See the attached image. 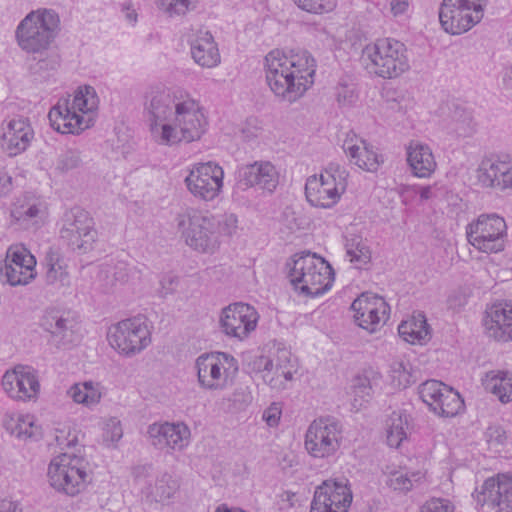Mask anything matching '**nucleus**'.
Masks as SVG:
<instances>
[{
	"label": "nucleus",
	"mask_w": 512,
	"mask_h": 512,
	"mask_svg": "<svg viewBox=\"0 0 512 512\" xmlns=\"http://www.w3.org/2000/svg\"><path fill=\"white\" fill-rule=\"evenodd\" d=\"M143 116L151 139L160 146L198 141L208 127L199 101L188 94L171 95L162 85L146 91Z\"/></svg>",
	"instance_id": "obj_1"
},
{
	"label": "nucleus",
	"mask_w": 512,
	"mask_h": 512,
	"mask_svg": "<svg viewBox=\"0 0 512 512\" xmlns=\"http://www.w3.org/2000/svg\"><path fill=\"white\" fill-rule=\"evenodd\" d=\"M265 81L282 102L295 103L313 86L316 61L305 50H271L263 62Z\"/></svg>",
	"instance_id": "obj_2"
},
{
	"label": "nucleus",
	"mask_w": 512,
	"mask_h": 512,
	"mask_svg": "<svg viewBox=\"0 0 512 512\" xmlns=\"http://www.w3.org/2000/svg\"><path fill=\"white\" fill-rule=\"evenodd\" d=\"M98 107L95 88L89 85L78 87L73 95L59 98L50 109V125L59 133L79 135L94 125Z\"/></svg>",
	"instance_id": "obj_3"
},
{
	"label": "nucleus",
	"mask_w": 512,
	"mask_h": 512,
	"mask_svg": "<svg viewBox=\"0 0 512 512\" xmlns=\"http://www.w3.org/2000/svg\"><path fill=\"white\" fill-rule=\"evenodd\" d=\"M60 32L59 13L52 8L39 7L31 10L18 23L15 39L22 51L42 55L51 48Z\"/></svg>",
	"instance_id": "obj_4"
},
{
	"label": "nucleus",
	"mask_w": 512,
	"mask_h": 512,
	"mask_svg": "<svg viewBox=\"0 0 512 512\" xmlns=\"http://www.w3.org/2000/svg\"><path fill=\"white\" fill-rule=\"evenodd\" d=\"M289 278L299 294L315 298L332 288L334 271L323 257L307 251L294 255Z\"/></svg>",
	"instance_id": "obj_5"
},
{
	"label": "nucleus",
	"mask_w": 512,
	"mask_h": 512,
	"mask_svg": "<svg viewBox=\"0 0 512 512\" xmlns=\"http://www.w3.org/2000/svg\"><path fill=\"white\" fill-rule=\"evenodd\" d=\"M365 69L383 79H394L410 69L407 49L393 38L378 39L366 45L361 54Z\"/></svg>",
	"instance_id": "obj_6"
},
{
	"label": "nucleus",
	"mask_w": 512,
	"mask_h": 512,
	"mask_svg": "<svg viewBox=\"0 0 512 512\" xmlns=\"http://www.w3.org/2000/svg\"><path fill=\"white\" fill-rule=\"evenodd\" d=\"M177 228L185 244L203 254H214L220 247L218 218L208 212L188 208L178 214Z\"/></svg>",
	"instance_id": "obj_7"
},
{
	"label": "nucleus",
	"mask_w": 512,
	"mask_h": 512,
	"mask_svg": "<svg viewBox=\"0 0 512 512\" xmlns=\"http://www.w3.org/2000/svg\"><path fill=\"white\" fill-rule=\"evenodd\" d=\"M198 386L209 392H221L232 385L238 372V361L224 352L199 355L194 362Z\"/></svg>",
	"instance_id": "obj_8"
},
{
	"label": "nucleus",
	"mask_w": 512,
	"mask_h": 512,
	"mask_svg": "<svg viewBox=\"0 0 512 512\" xmlns=\"http://www.w3.org/2000/svg\"><path fill=\"white\" fill-rule=\"evenodd\" d=\"M89 462L83 456L61 453L48 466L50 485L59 492L75 496L84 490L90 480Z\"/></svg>",
	"instance_id": "obj_9"
},
{
	"label": "nucleus",
	"mask_w": 512,
	"mask_h": 512,
	"mask_svg": "<svg viewBox=\"0 0 512 512\" xmlns=\"http://www.w3.org/2000/svg\"><path fill=\"white\" fill-rule=\"evenodd\" d=\"M349 173L338 163H330L319 174L307 178L305 195L314 207L329 209L335 206L347 188Z\"/></svg>",
	"instance_id": "obj_10"
},
{
	"label": "nucleus",
	"mask_w": 512,
	"mask_h": 512,
	"mask_svg": "<svg viewBox=\"0 0 512 512\" xmlns=\"http://www.w3.org/2000/svg\"><path fill=\"white\" fill-rule=\"evenodd\" d=\"M343 442V426L333 417L314 419L304 434V449L313 459L335 457Z\"/></svg>",
	"instance_id": "obj_11"
},
{
	"label": "nucleus",
	"mask_w": 512,
	"mask_h": 512,
	"mask_svg": "<svg viewBox=\"0 0 512 512\" xmlns=\"http://www.w3.org/2000/svg\"><path fill=\"white\" fill-rule=\"evenodd\" d=\"M487 0H442L439 21L443 30L451 35L470 31L484 17Z\"/></svg>",
	"instance_id": "obj_12"
},
{
	"label": "nucleus",
	"mask_w": 512,
	"mask_h": 512,
	"mask_svg": "<svg viewBox=\"0 0 512 512\" xmlns=\"http://www.w3.org/2000/svg\"><path fill=\"white\" fill-rule=\"evenodd\" d=\"M107 340L118 354L133 357L150 345L151 332L144 318L132 317L111 325Z\"/></svg>",
	"instance_id": "obj_13"
},
{
	"label": "nucleus",
	"mask_w": 512,
	"mask_h": 512,
	"mask_svg": "<svg viewBox=\"0 0 512 512\" xmlns=\"http://www.w3.org/2000/svg\"><path fill=\"white\" fill-rule=\"evenodd\" d=\"M470 245L483 253H499L505 249L507 225L497 214H481L466 227Z\"/></svg>",
	"instance_id": "obj_14"
},
{
	"label": "nucleus",
	"mask_w": 512,
	"mask_h": 512,
	"mask_svg": "<svg viewBox=\"0 0 512 512\" xmlns=\"http://www.w3.org/2000/svg\"><path fill=\"white\" fill-rule=\"evenodd\" d=\"M224 170L212 161L194 164L185 177L188 191L203 201H213L223 188Z\"/></svg>",
	"instance_id": "obj_15"
},
{
	"label": "nucleus",
	"mask_w": 512,
	"mask_h": 512,
	"mask_svg": "<svg viewBox=\"0 0 512 512\" xmlns=\"http://www.w3.org/2000/svg\"><path fill=\"white\" fill-rule=\"evenodd\" d=\"M61 238L80 254L92 250L97 239L94 221L89 213L80 208L71 209L65 215Z\"/></svg>",
	"instance_id": "obj_16"
},
{
	"label": "nucleus",
	"mask_w": 512,
	"mask_h": 512,
	"mask_svg": "<svg viewBox=\"0 0 512 512\" xmlns=\"http://www.w3.org/2000/svg\"><path fill=\"white\" fill-rule=\"evenodd\" d=\"M133 475L142 499L150 504H168L179 488L177 481L168 473L160 474L154 481L150 480L151 465L136 466Z\"/></svg>",
	"instance_id": "obj_17"
},
{
	"label": "nucleus",
	"mask_w": 512,
	"mask_h": 512,
	"mask_svg": "<svg viewBox=\"0 0 512 512\" xmlns=\"http://www.w3.org/2000/svg\"><path fill=\"white\" fill-rule=\"evenodd\" d=\"M352 498L347 479H328L316 487L310 512H348Z\"/></svg>",
	"instance_id": "obj_18"
},
{
	"label": "nucleus",
	"mask_w": 512,
	"mask_h": 512,
	"mask_svg": "<svg viewBox=\"0 0 512 512\" xmlns=\"http://www.w3.org/2000/svg\"><path fill=\"white\" fill-rule=\"evenodd\" d=\"M259 321L257 310L243 302H236L225 307L220 315V327L223 333L243 341L255 331Z\"/></svg>",
	"instance_id": "obj_19"
},
{
	"label": "nucleus",
	"mask_w": 512,
	"mask_h": 512,
	"mask_svg": "<svg viewBox=\"0 0 512 512\" xmlns=\"http://www.w3.org/2000/svg\"><path fill=\"white\" fill-rule=\"evenodd\" d=\"M351 309L356 324L370 333L378 331L390 315V307L385 299L368 292L356 298Z\"/></svg>",
	"instance_id": "obj_20"
},
{
	"label": "nucleus",
	"mask_w": 512,
	"mask_h": 512,
	"mask_svg": "<svg viewBox=\"0 0 512 512\" xmlns=\"http://www.w3.org/2000/svg\"><path fill=\"white\" fill-rule=\"evenodd\" d=\"M36 258L22 244L8 248L2 274L11 286L27 285L36 277Z\"/></svg>",
	"instance_id": "obj_21"
},
{
	"label": "nucleus",
	"mask_w": 512,
	"mask_h": 512,
	"mask_svg": "<svg viewBox=\"0 0 512 512\" xmlns=\"http://www.w3.org/2000/svg\"><path fill=\"white\" fill-rule=\"evenodd\" d=\"M142 270L124 261L100 265L97 279L105 292L134 288L141 280Z\"/></svg>",
	"instance_id": "obj_22"
},
{
	"label": "nucleus",
	"mask_w": 512,
	"mask_h": 512,
	"mask_svg": "<svg viewBox=\"0 0 512 512\" xmlns=\"http://www.w3.org/2000/svg\"><path fill=\"white\" fill-rule=\"evenodd\" d=\"M4 392L14 400H30L39 392L40 384L36 371L30 366L17 365L2 376Z\"/></svg>",
	"instance_id": "obj_23"
},
{
	"label": "nucleus",
	"mask_w": 512,
	"mask_h": 512,
	"mask_svg": "<svg viewBox=\"0 0 512 512\" xmlns=\"http://www.w3.org/2000/svg\"><path fill=\"white\" fill-rule=\"evenodd\" d=\"M475 498L481 506L488 504L499 507L498 512H512V473L485 480Z\"/></svg>",
	"instance_id": "obj_24"
},
{
	"label": "nucleus",
	"mask_w": 512,
	"mask_h": 512,
	"mask_svg": "<svg viewBox=\"0 0 512 512\" xmlns=\"http://www.w3.org/2000/svg\"><path fill=\"white\" fill-rule=\"evenodd\" d=\"M151 444L157 449L181 451L190 443V428L183 422L153 423L147 430Z\"/></svg>",
	"instance_id": "obj_25"
},
{
	"label": "nucleus",
	"mask_w": 512,
	"mask_h": 512,
	"mask_svg": "<svg viewBox=\"0 0 512 512\" xmlns=\"http://www.w3.org/2000/svg\"><path fill=\"white\" fill-rule=\"evenodd\" d=\"M41 326L51 334L52 340L58 346H66L78 340L79 323L71 312L47 310L42 317Z\"/></svg>",
	"instance_id": "obj_26"
},
{
	"label": "nucleus",
	"mask_w": 512,
	"mask_h": 512,
	"mask_svg": "<svg viewBox=\"0 0 512 512\" xmlns=\"http://www.w3.org/2000/svg\"><path fill=\"white\" fill-rule=\"evenodd\" d=\"M482 324L489 338L499 342L512 341V302L500 301L488 306Z\"/></svg>",
	"instance_id": "obj_27"
},
{
	"label": "nucleus",
	"mask_w": 512,
	"mask_h": 512,
	"mask_svg": "<svg viewBox=\"0 0 512 512\" xmlns=\"http://www.w3.org/2000/svg\"><path fill=\"white\" fill-rule=\"evenodd\" d=\"M33 136L34 131L29 121L23 117L4 121L0 127V145L9 156L25 151Z\"/></svg>",
	"instance_id": "obj_28"
},
{
	"label": "nucleus",
	"mask_w": 512,
	"mask_h": 512,
	"mask_svg": "<svg viewBox=\"0 0 512 512\" xmlns=\"http://www.w3.org/2000/svg\"><path fill=\"white\" fill-rule=\"evenodd\" d=\"M297 371V361L290 351L280 349L272 359H265L262 378L272 389L282 390L293 379Z\"/></svg>",
	"instance_id": "obj_29"
},
{
	"label": "nucleus",
	"mask_w": 512,
	"mask_h": 512,
	"mask_svg": "<svg viewBox=\"0 0 512 512\" xmlns=\"http://www.w3.org/2000/svg\"><path fill=\"white\" fill-rule=\"evenodd\" d=\"M237 179L242 187H256L273 192L279 182V173L271 162L256 161L240 167L237 171Z\"/></svg>",
	"instance_id": "obj_30"
},
{
	"label": "nucleus",
	"mask_w": 512,
	"mask_h": 512,
	"mask_svg": "<svg viewBox=\"0 0 512 512\" xmlns=\"http://www.w3.org/2000/svg\"><path fill=\"white\" fill-rule=\"evenodd\" d=\"M342 148L350 162L362 170L375 172L383 162L375 148L354 132L347 133Z\"/></svg>",
	"instance_id": "obj_31"
},
{
	"label": "nucleus",
	"mask_w": 512,
	"mask_h": 512,
	"mask_svg": "<svg viewBox=\"0 0 512 512\" xmlns=\"http://www.w3.org/2000/svg\"><path fill=\"white\" fill-rule=\"evenodd\" d=\"M11 216L25 228L38 227L47 217V206L40 197L25 194L14 202Z\"/></svg>",
	"instance_id": "obj_32"
},
{
	"label": "nucleus",
	"mask_w": 512,
	"mask_h": 512,
	"mask_svg": "<svg viewBox=\"0 0 512 512\" xmlns=\"http://www.w3.org/2000/svg\"><path fill=\"white\" fill-rule=\"evenodd\" d=\"M406 160L412 175L417 178H429L437 168L432 148L419 140L407 144Z\"/></svg>",
	"instance_id": "obj_33"
},
{
	"label": "nucleus",
	"mask_w": 512,
	"mask_h": 512,
	"mask_svg": "<svg viewBox=\"0 0 512 512\" xmlns=\"http://www.w3.org/2000/svg\"><path fill=\"white\" fill-rule=\"evenodd\" d=\"M189 42L192 58L199 66L213 68L220 64V53L209 31L198 30Z\"/></svg>",
	"instance_id": "obj_34"
},
{
	"label": "nucleus",
	"mask_w": 512,
	"mask_h": 512,
	"mask_svg": "<svg viewBox=\"0 0 512 512\" xmlns=\"http://www.w3.org/2000/svg\"><path fill=\"white\" fill-rule=\"evenodd\" d=\"M2 425L8 434L21 441L35 439L41 435V427L32 414L6 413Z\"/></svg>",
	"instance_id": "obj_35"
},
{
	"label": "nucleus",
	"mask_w": 512,
	"mask_h": 512,
	"mask_svg": "<svg viewBox=\"0 0 512 512\" xmlns=\"http://www.w3.org/2000/svg\"><path fill=\"white\" fill-rule=\"evenodd\" d=\"M44 266L46 268L45 279L48 285L55 288L70 285V275L67 270V264L57 250L49 248L45 255Z\"/></svg>",
	"instance_id": "obj_36"
},
{
	"label": "nucleus",
	"mask_w": 512,
	"mask_h": 512,
	"mask_svg": "<svg viewBox=\"0 0 512 512\" xmlns=\"http://www.w3.org/2000/svg\"><path fill=\"white\" fill-rule=\"evenodd\" d=\"M399 336L407 343L423 345L430 339V329L424 314L417 313L398 326Z\"/></svg>",
	"instance_id": "obj_37"
},
{
	"label": "nucleus",
	"mask_w": 512,
	"mask_h": 512,
	"mask_svg": "<svg viewBox=\"0 0 512 512\" xmlns=\"http://www.w3.org/2000/svg\"><path fill=\"white\" fill-rule=\"evenodd\" d=\"M483 385L502 403L512 401V373L499 370L490 371L486 373Z\"/></svg>",
	"instance_id": "obj_38"
},
{
	"label": "nucleus",
	"mask_w": 512,
	"mask_h": 512,
	"mask_svg": "<svg viewBox=\"0 0 512 512\" xmlns=\"http://www.w3.org/2000/svg\"><path fill=\"white\" fill-rule=\"evenodd\" d=\"M67 395L75 403L91 408L101 401L102 387L99 383L93 381L79 382L73 384L67 390Z\"/></svg>",
	"instance_id": "obj_39"
},
{
	"label": "nucleus",
	"mask_w": 512,
	"mask_h": 512,
	"mask_svg": "<svg viewBox=\"0 0 512 512\" xmlns=\"http://www.w3.org/2000/svg\"><path fill=\"white\" fill-rule=\"evenodd\" d=\"M472 112L464 107L456 106L446 123V129L458 137L471 136L475 131Z\"/></svg>",
	"instance_id": "obj_40"
},
{
	"label": "nucleus",
	"mask_w": 512,
	"mask_h": 512,
	"mask_svg": "<svg viewBox=\"0 0 512 512\" xmlns=\"http://www.w3.org/2000/svg\"><path fill=\"white\" fill-rule=\"evenodd\" d=\"M425 472L421 470L406 471L404 469L393 470L388 473L386 484L397 492L406 493L414 486L425 480Z\"/></svg>",
	"instance_id": "obj_41"
},
{
	"label": "nucleus",
	"mask_w": 512,
	"mask_h": 512,
	"mask_svg": "<svg viewBox=\"0 0 512 512\" xmlns=\"http://www.w3.org/2000/svg\"><path fill=\"white\" fill-rule=\"evenodd\" d=\"M409 417L401 411H394L387 420L386 438L390 447L397 448L407 438Z\"/></svg>",
	"instance_id": "obj_42"
},
{
	"label": "nucleus",
	"mask_w": 512,
	"mask_h": 512,
	"mask_svg": "<svg viewBox=\"0 0 512 512\" xmlns=\"http://www.w3.org/2000/svg\"><path fill=\"white\" fill-rule=\"evenodd\" d=\"M464 409V401L460 394L451 387L444 388L432 412L442 417H454Z\"/></svg>",
	"instance_id": "obj_43"
},
{
	"label": "nucleus",
	"mask_w": 512,
	"mask_h": 512,
	"mask_svg": "<svg viewBox=\"0 0 512 512\" xmlns=\"http://www.w3.org/2000/svg\"><path fill=\"white\" fill-rule=\"evenodd\" d=\"M199 0H155L157 9L167 18L182 19L193 12Z\"/></svg>",
	"instance_id": "obj_44"
},
{
	"label": "nucleus",
	"mask_w": 512,
	"mask_h": 512,
	"mask_svg": "<svg viewBox=\"0 0 512 512\" xmlns=\"http://www.w3.org/2000/svg\"><path fill=\"white\" fill-rule=\"evenodd\" d=\"M500 159L486 158L476 170V179L483 187L501 186Z\"/></svg>",
	"instance_id": "obj_45"
},
{
	"label": "nucleus",
	"mask_w": 512,
	"mask_h": 512,
	"mask_svg": "<svg viewBox=\"0 0 512 512\" xmlns=\"http://www.w3.org/2000/svg\"><path fill=\"white\" fill-rule=\"evenodd\" d=\"M346 256L358 269L364 267L371 260V252L360 238H352L347 241Z\"/></svg>",
	"instance_id": "obj_46"
},
{
	"label": "nucleus",
	"mask_w": 512,
	"mask_h": 512,
	"mask_svg": "<svg viewBox=\"0 0 512 512\" xmlns=\"http://www.w3.org/2000/svg\"><path fill=\"white\" fill-rule=\"evenodd\" d=\"M79 431L70 423H62L54 428L53 438L60 449L75 447L79 443Z\"/></svg>",
	"instance_id": "obj_47"
},
{
	"label": "nucleus",
	"mask_w": 512,
	"mask_h": 512,
	"mask_svg": "<svg viewBox=\"0 0 512 512\" xmlns=\"http://www.w3.org/2000/svg\"><path fill=\"white\" fill-rule=\"evenodd\" d=\"M447 387L448 386L441 381L427 380L419 386L418 393L422 401L432 411L439 397L443 396L444 388Z\"/></svg>",
	"instance_id": "obj_48"
},
{
	"label": "nucleus",
	"mask_w": 512,
	"mask_h": 512,
	"mask_svg": "<svg viewBox=\"0 0 512 512\" xmlns=\"http://www.w3.org/2000/svg\"><path fill=\"white\" fill-rule=\"evenodd\" d=\"M292 2L299 9L313 14L330 12L337 4V0H292Z\"/></svg>",
	"instance_id": "obj_49"
},
{
	"label": "nucleus",
	"mask_w": 512,
	"mask_h": 512,
	"mask_svg": "<svg viewBox=\"0 0 512 512\" xmlns=\"http://www.w3.org/2000/svg\"><path fill=\"white\" fill-rule=\"evenodd\" d=\"M372 388L366 378H358L352 386L353 406L361 408L371 398Z\"/></svg>",
	"instance_id": "obj_50"
},
{
	"label": "nucleus",
	"mask_w": 512,
	"mask_h": 512,
	"mask_svg": "<svg viewBox=\"0 0 512 512\" xmlns=\"http://www.w3.org/2000/svg\"><path fill=\"white\" fill-rule=\"evenodd\" d=\"M335 96L337 102L342 106L353 105L358 98L355 85L346 80L340 81L335 87Z\"/></svg>",
	"instance_id": "obj_51"
},
{
	"label": "nucleus",
	"mask_w": 512,
	"mask_h": 512,
	"mask_svg": "<svg viewBox=\"0 0 512 512\" xmlns=\"http://www.w3.org/2000/svg\"><path fill=\"white\" fill-rule=\"evenodd\" d=\"M123 436L121 422L112 417L108 419L103 428V441L107 446L117 443Z\"/></svg>",
	"instance_id": "obj_52"
},
{
	"label": "nucleus",
	"mask_w": 512,
	"mask_h": 512,
	"mask_svg": "<svg viewBox=\"0 0 512 512\" xmlns=\"http://www.w3.org/2000/svg\"><path fill=\"white\" fill-rule=\"evenodd\" d=\"M389 14L397 19L403 20L410 17L412 4L410 0H388Z\"/></svg>",
	"instance_id": "obj_53"
},
{
	"label": "nucleus",
	"mask_w": 512,
	"mask_h": 512,
	"mask_svg": "<svg viewBox=\"0 0 512 512\" xmlns=\"http://www.w3.org/2000/svg\"><path fill=\"white\" fill-rule=\"evenodd\" d=\"M419 512H454V505L445 498H431L421 506Z\"/></svg>",
	"instance_id": "obj_54"
},
{
	"label": "nucleus",
	"mask_w": 512,
	"mask_h": 512,
	"mask_svg": "<svg viewBox=\"0 0 512 512\" xmlns=\"http://www.w3.org/2000/svg\"><path fill=\"white\" fill-rule=\"evenodd\" d=\"M282 416V406L278 402L271 403L262 414L263 421L269 427H277Z\"/></svg>",
	"instance_id": "obj_55"
},
{
	"label": "nucleus",
	"mask_w": 512,
	"mask_h": 512,
	"mask_svg": "<svg viewBox=\"0 0 512 512\" xmlns=\"http://www.w3.org/2000/svg\"><path fill=\"white\" fill-rule=\"evenodd\" d=\"M219 226L217 228L218 239L221 236H231L237 229V218L233 214L224 215L221 219L218 218Z\"/></svg>",
	"instance_id": "obj_56"
},
{
	"label": "nucleus",
	"mask_w": 512,
	"mask_h": 512,
	"mask_svg": "<svg viewBox=\"0 0 512 512\" xmlns=\"http://www.w3.org/2000/svg\"><path fill=\"white\" fill-rule=\"evenodd\" d=\"M486 440L490 445H503L507 439L505 430L497 425L489 426L486 433Z\"/></svg>",
	"instance_id": "obj_57"
},
{
	"label": "nucleus",
	"mask_w": 512,
	"mask_h": 512,
	"mask_svg": "<svg viewBox=\"0 0 512 512\" xmlns=\"http://www.w3.org/2000/svg\"><path fill=\"white\" fill-rule=\"evenodd\" d=\"M178 277L172 274H165L160 279L159 293L161 296L166 297L175 292L178 286Z\"/></svg>",
	"instance_id": "obj_58"
},
{
	"label": "nucleus",
	"mask_w": 512,
	"mask_h": 512,
	"mask_svg": "<svg viewBox=\"0 0 512 512\" xmlns=\"http://www.w3.org/2000/svg\"><path fill=\"white\" fill-rule=\"evenodd\" d=\"M393 378L397 379L399 386L407 387L411 383V374L407 365L402 362L395 363L393 365Z\"/></svg>",
	"instance_id": "obj_59"
},
{
	"label": "nucleus",
	"mask_w": 512,
	"mask_h": 512,
	"mask_svg": "<svg viewBox=\"0 0 512 512\" xmlns=\"http://www.w3.org/2000/svg\"><path fill=\"white\" fill-rule=\"evenodd\" d=\"M228 400L241 407L251 403L252 396L247 387H238L228 397Z\"/></svg>",
	"instance_id": "obj_60"
},
{
	"label": "nucleus",
	"mask_w": 512,
	"mask_h": 512,
	"mask_svg": "<svg viewBox=\"0 0 512 512\" xmlns=\"http://www.w3.org/2000/svg\"><path fill=\"white\" fill-rule=\"evenodd\" d=\"M80 161L79 155L77 152L68 150L63 153L59 158V167L62 169H72L75 168Z\"/></svg>",
	"instance_id": "obj_61"
},
{
	"label": "nucleus",
	"mask_w": 512,
	"mask_h": 512,
	"mask_svg": "<svg viewBox=\"0 0 512 512\" xmlns=\"http://www.w3.org/2000/svg\"><path fill=\"white\" fill-rule=\"evenodd\" d=\"M500 174H501V187L509 188L512 187V160H501L500 165Z\"/></svg>",
	"instance_id": "obj_62"
},
{
	"label": "nucleus",
	"mask_w": 512,
	"mask_h": 512,
	"mask_svg": "<svg viewBox=\"0 0 512 512\" xmlns=\"http://www.w3.org/2000/svg\"><path fill=\"white\" fill-rule=\"evenodd\" d=\"M122 12L124 14V18L130 25H135L138 20V14L136 10L133 8L132 4L129 2H125L122 5Z\"/></svg>",
	"instance_id": "obj_63"
},
{
	"label": "nucleus",
	"mask_w": 512,
	"mask_h": 512,
	"mask_svg": "<svg viewBox=\"0 0 512 512\" xmlns=\"http://www.w3.org/2000/svg\"><path fill=\"white\" fill-rule=\"evenodd\" d=\"M0 512H23L20 503L12 499L0 500Z\"/></svg>",
	"instance_id": "obj_64"
}]
</instances>
